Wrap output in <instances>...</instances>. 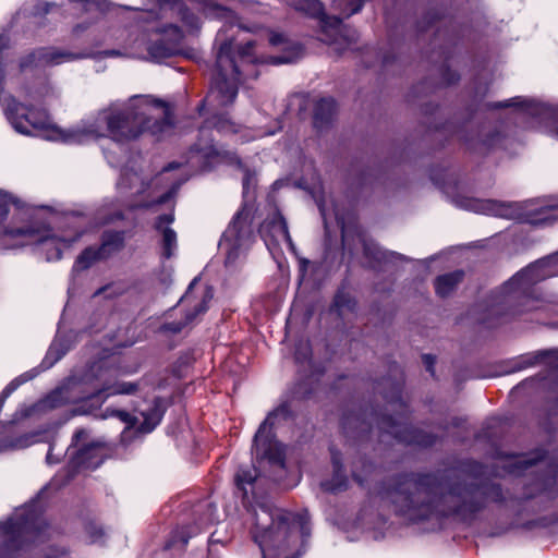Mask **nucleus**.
I'll return each instance as SVG.
<instances>
[{
	"mask_svg": "<svg viewBox=\"0 0 558 558\" xmlns=\"http://www.w3.org/2000/svg\"><path fill=\"white\" fill-rule=\"evenodd\" d=\"M423 362L426 366V369L432 374L434 375V364H435V357L432 356V355H424L423 356Z\"/></svg>",
	"mask_w": 558,
	"mask_h": 558,
	"instance_id": "49530a36",
	"label": "nucleus"
},
{
	"mask_svg": "<svg viewBox=\"0 0 558 558\" xmlns=\"http://www.w3.org/2000/svg\"><path fill=\"white\" fill-rule=\"evenodd\" d=\"M124 241V233L114 231V232H106L102 238V244L100 251L104 255L111 253L112 251L119 250L122 247Z\"/></svg>",
	"mask_w": 558,
	"mask_h": 558,
	"instance_id": "c85d7f7f",
	"label": "nucleus"
},
{
	"mask_svg": "<svg viewBox=\"0 0 558 558\" xmlns=\"http://www.w3.org/2000/svg\"><path fill=\"white\" fill-rule=\"evenodd\" d=\"M96 384L93 391L80 400L89 399L102 403L108 397L114 395H130L135 390V386L130 383H117L112 380L108 371L101 372L96 377Z\"/></svg>",
	"mask_w": 558,
	"mask_h": 558,
	"instance_id": "dca6fc26",
	"label": "nucleus"
},
{
	"mask_svg": "<svg viewBox=\"0 0 558 558\" xmlns=\"http://www.w3.org/2000/svg\"><path fill=\"white\" fill-rule=\"evenodd\" d=\"M353 477L360 483L363 484L362 477L356 473V471H353Z\"/></svg>",
	"mask_w": 558,
	"mask_h": 558,
	"instance_id": "3c124183",
	"label": "nucleus"
},
{
	"mask_svg": "<svg viewBox=\"0 0 558 558\" xmlns=\"http://www.w3.org/2000/svg\"><path fill=\"white\" fill-rule=\"evenodd\" d=\"M4 234L15 240V245H35L37 252L43 255L47 262L60 259L62 251L78 238V235L71 239L58 238L50 229L45 227L10 229L5 230Z\"/></svg>",
	"mask_w": 558,
	"mask_h": 558,
	"instance_id": "1a4fd4ad",
	"label": "nucleus"
},
{
	"mask_svg": "<svg viewBox=\"0 0 558 558\" xmlns=\"http://www.w3.org/2000/svg\"><path fill=\"white\" fill-rule=\"evenodd\" d=\"M68 349L69 348L63 345L60 339L54 340L47 352L45 363H48V365L51 366L65 354Z\"/></svg>",
	"mask_w": 558,
	"mask_h": 558,
	"instance_id": "2f4dec72",
	"label": "nucleus"
},
{
	"mask_svg": "<svg viewBox=\"0 0 558 558\" xmlns=\"http://www.w3.org/2000/svg\"><path fill=\"white\" fill-rule=\"evenodd\" d=\"M269 41L272 46H278L281 44H286L287 39H286L284 35L274 33V34H271Z\"/></svg>",
	"mask_w": 558,
	"mask_h": 558,
	"instance_id": "a18cd8bd",
	"label": "nucleus"
},
{
	"mask_svg": "<svg viewBox=\"0 0 558 558\" xmlns=\"http://www.w3.org/2000/svg\"><path fill=\"white\" fill-rule=\"evenodd\" d=\"M335 3L337 8L341 11L343 17H349L357 13L363 7L362 0H351L349 3L345 4V7H342V2L340 1Z\"/></svg>",
	"mask_w": 558,
	"mask_h": 558,
	"instance_id": "c9c22d12",
	"label": "nucleus"
},
{
	"mask_svg": "<svg viewBox=\"0 0 558 558\" xmlns=\"http://www.w3.org/2000/svg\"><path fill=\"white\" fill-rule=\"evenodd\" d=\"M554 472H555V473H558V464L555 466Z\"/></svg>",
	"mask_w": 558,
	"mask_h": 558,
	"instance_id": "bf43d9fd",
	"label": "nucleus"
},
{
	"mask_svg": "<svg viewBox=\"0 0 558 558\" xmlns=\"http://www.w3.org/2000/svg\"><path fill=\"white\" fill-rule=\"evenodd\" d=\"M102 536V530L97 527H90V542L96 543Z\"/></svg>",
	"mask_w": 558,
	"mask_h": 558,
	"instance_id": "de8ad7c7",
	"label": "nucleus"
},
{
	"mask_svg": "<svg viewBox=\"0 0 558 558\" xmlns=\"http://www.w3.org/2000/svg\"><path fill=\"white\" fill-rule=\"evenodd\" d=\"M332 464L335 469L333 480L323 484L324 489L330 492H339L345 488L347 478L342 471L341 459L337 452L331 453Z\"/></svg>",
	"mask_w": 558,
	"mask_h": 558,
	"instance_id": "a878e982",
	"label": "nucleus"
},
{
	"mask_svg": "<svg viewBox=\"0 0 558 558\" xmlns=\"http://www.w3.org/2000/svg\"><path fill=\"white\" fill-rule=\"evenodd\" d=\"M395 407L401 409V413L397 418L392 416L383 417L380 421V428L386 433L392 435L396 439L407 442L416 444L420 446H428L433 444L429 437L424 436L421 432L414 429L405 421L407 405L398 396L396 401H390Z\"/></svg>",
	"mask_w": 558,
	"mask_h": 558,
	"instance_id": "9b49d317",
	"label": "nucleus"
},
{
	"mask_svg": "<svg viewBox=\"0 0 558 558\" xmlns=\"http://www.w3.org/2000/svg\"><path fill=\"white\" fill-rule=\"evenodd\" d=\"M391 256H398V257H401V255L399 254H396V253H390Z\"/></svg>",
	"mask_w": 558,
	"mask_h": 558,
	"instance_id": "6e6d98bb",
	"label": "nucleus"
},
{
	"mask_svg": "<svg viewBox=\"0 0 558 558\" xmlns=\"http://www.w3.org/2000/svg\"><path fill=\"white\" fill-rule=\"evenodd\" d=\"M213 296H214L213 289L209 287L205 288L201 293L199 301H197L193 305V311L189 312L186 314L183 322L167 323L162 326V329L165 331H169V332H173V333L180 332L181 330H183L184 327L192 324L194 322V319L199 314H203L207 311L208 303L211 301Z\"/></svg>",
	"mask_w": 558,
	"mask_h": 558,
	"instance_id": "aec40b11",
	"label": "nucleus"
},
{
	"mask_svg": "<svg viewBox=\"0 0 558 558\" xmlns=\"http://www.w3.org/2000/svg\"><path fill=\"white\" fill-rule=\"evenodd\" d=\"M208 124H213L220 133L238 132L235 124L223 117L216 118L214 122H207L199 129V138L191 148L190 160L209 161L219 158L220 151L213 144L211 132Z\"/></svg>",
	"mask_w": 558,
	"mask_h": 558,
	"instance_id": "f8f14e48",
	"label": "nucleus"
},
{
	"mask_svg": "<svg viewBox=\"0 0 558 558\" xmlns=\"http://www.w3.org/2000/svg\"><path fill=\"white\" fill-rule=\"evenodd\" d=\"M221 34L219 33L217 36V40H220Z\"/></svg>",
	"mask_w": 558,
	"mask_h": 558,
	"instance_id": "680f3d73",
	"label": "nucleus"
},
{
	"mask_svg": "<svg viewBox=\"0 0 558 558\" xmlns=\"http://www.w3.org/2000/svg\"><path fill=\"white\" fill-rule=\"evenodd\" d=\"M87 436L85 429H77L74 433L73 446L77 447V451L73 462L78 468L96 469L104 461V446L99 441L85 444Z\"/></svg>",
	"mask_w": 558,
	"mask_h": 558,
	"instance_id": "ddd939ff",
	"label": "nucleus"
},
{
	"mask_svg": "<svg viewBox=\"0 0 558 558\" xmlns=\"http://www.w3.org/2000/svg\"><path fill=\"white\" fill-rule=\"evenodd\" d=\"M445 484L435 475H402L393 478L379 492L383 500L392 505L397 514L409 521L428 519L434 513H473L484 507L487 500L500 501L501 488L489 484L465 486L456 484L445 493Z\"/></svg>",
	"mask_w": 558,
	"mask_h": 558,
	"instance_id": "f257e3e1",
	"label": "nucleus"
},
{
	"mask_svg": "<svg viewBox=\"0 0 558 558\" xmlns=\"http://www.w3.org/2000/svg\"><path fill=\"white\" fill-rule=\"evenodd\" d=\"M318 207H319V210H320V214L324 218V221L326 222L327 221V214H326V209H325V206L323 204H318Z\"/></svg>",
	"mask_w": 558,
	"mask_h": 558,
	"instance_id": "8fccbe9b",
	"label": "nucleus"
},
{
	"mask_svg": "<svg viewBox=\"0 0 558 558\" xmlns=\"http://www.w3.org/2000/svg\"><path fill=\"white\" fill-rule=\"evenodd\" d=\"M76 400L77 399H73L69 396V389L66 387H62L48 395L44 400L39 402L38 407L43 410L54 409Z\"/></svg>",
	"mask_w": 558,
	"mask_h": 558,
	"instance_id": "bb28decb",
	"label": "nucleus"
},
{
	"mask_svg": "<svg viewBox=\"0 0 558 558\" xmlns=\"http://www.w3.org/2000/svg\"><path fill=\"white\" fill-rule=\"evenodd\" d=\"M302 54V47L299 44H289L283 54L271 57L269 62L272 64L292 63Z\"/></svg>",
	"mask_w": 558,
	"mask_h": 558,
	"instance_id": "c756f323",
	"label": "nucleus"
},
{
	"mask_svg": "<svg viewBox=\"0 0 558 558\" xmlns=\"http://www.w3.org/2000/svg\"><path fill=\"white\" fill-rule=\"evenodd\" d=\"M48 7H49V4L46 3L45 4V12H48Z\"/></svg>",
	"mask_w": 558,
	"mask_h": 558,
	"instance_id": "4d7b16f0",
	"label": "nucleus"
},
{
	"mask_svg": "<svg viewBox=\"0 0 558 558\" xmlns=\"http://www.w3.org/2000/svg\"><path fill=\"white\" fill-rule=\"evenodd\" d=\"M197 282H198V278L196 277L190 283L185 294L180 299V302L187 303V304L191 303L192 294H193V289H194V287L196 286Z\"/></svg>",
	"mask_w": 558,
	"mask_h": 558,
	"instance_id": "37998d69",
	"label": "nucleus"
},
{
	"mask_svg": "<svg viewBox=\"0 0 558 558\" xmlns=\"http://www.w3.org/2000/svg\"><path fill=\"white\" fill-rule=\"evenodd\" d=\"M356 39V32L347 29L339 17L324 21L322 40L329 45H338L340 50Z\"/></svg>",
	"mask_w": 558,
	"mask_h": 558,
	"instance_id": "a211bd4d",
	"label": "nucleus"
},
{
	"mask_svg": "<svg viewBox=\"0 0 558 558\" xmlns=\"http://www.w3.org/2000/svg\"><path fill=\"white\" fill-rule=\"evenodd\" d=\"M202 5L204 15L208 19H217L233 24L236 21L235 14L226 7H222L214 0H197Z\"/></svg>",
	"mask_w": 558,
	"mask_h": 558,
	"instance_id": "4be33fe9",
	"label": "nucleus"
},
{
	"mask_svg": "<svg viewBox=\"0 0 558 558\" xmlns=\"http://www.w3.org/2000/svg\"><path fill=\"white\" fill-rule=\"evenodd\" d=\"M101 417L102 418L117 417L121 422L126 424L125 428H130V427L134 426V424L136 422L135 417L131 416L128 412L120 411V410H109L108 409V410H106V413Z\"/></svg>",
	"mask_w": 558,
	"mask_h": 558,
	"instance_id": "f704fd0d",
	"label": "nucleus"
},
{
	"mask_svg": "<svg viewBox=\"0 0 558 558\" xmlns=\"http://www.w3.org/2000/svg\"><path fill=\"white\" fill-rule=\"evenodd\" d=\"M252 182L253 175L246 171L243 178V206L235 214L219 242L220 250L226 254L227 267L236 266L242 262L252 243V223L255 213L253 195H250Z\"/></svg>",
	"mask_w": 558,
	"mask_h": 558,
	"instance_id": "423d86ee",
	"label": "nucleus"
},
{
	"mask_svg": "<svg viewBox=\"0 0 558 558\" xmlns=\"http://www.w3.org/2000/svg\"><path fill=\"white\" fill-rule=\"evenodd\" d=\"M364 251L367 256H372L376 260H381L386 258V252H383L380 248L376 246L365 245Z\"/></svg>",
	"mask_w": 558,
	"mask_h": 558,
	"instance_id": "a19ab883",
	"label": "nucleus"
},
{
	"mask_svg": "<svg viewBox=\"0 0 558 558\" xmlns=\"http://www.w3.org/2000/svg\"><path fill=\"white\" fill-rule=\"evenodd\" d=\"M10 197L8 194L0 191V221L7 216L9 208Z\"/></svg>",
	"mask_w": 558,
	"mask_h": 558,
	"instance_id": "79ce46f5",
	"label": "nucleus"
},
{
	"mask_svg": "<svg viewBox=\"0 0 558 558\" xmlns=\"http://www.w3.org/2000/svg\"><path fill=\"white\" fill-rule=\"evenodd\" d=\"M45 558H69L63 549L50 548Z\"/></svg>",
	"mask_w": 558,
	"mask_h": 558,
	"instance_id": "c03bdc74",
	"label": "nucleus"
},
{
	"mask_svg": "<svg viewBox=\"0 0 558 558\" xmlns=\"http://www.w3.org/2000/svg\"><path fill=\"white\" fill-rule=\"evenodd\" d=\"M465 208L531 225H550L558 221V204L556 203L531 201L524 204H511L492 199H471L468 201Z\"/></svg>",
	"mask_w": 558,
	"mask_h": 558,
	"instance_id": "0eeeda50",
	"label": "nucleus"
},
{
	"mask_svg": "<svg viewBox=\"0 0 558 558\" xmlns=\"http://www.w3.org/2000/svg\"><path fill=\"white\" fill-rule=\"evenodd\" d=\"M288 409L282 405L270 412L257 429L253 441V453L257 461H267L270 465L284 468V451L272 435L275 420L287 416Z\"/></svg>",
	"mask_w": 558,
	"mask_h": 558,
	"instance_id": "9d476101",
	"label": "nucleus"
},
{
	"mask_svg": "<svg viewBox=\"0 0 558 558\" xmlns=\"http://www.w3.org/2000/svg\"><path fill=\"white\" fill-rule=\"evenodd\" d=\"M48 530L37 500L15 509L10 518L0 521V558H16L32 544L43 542Z\"/></svg>",
	"mask_w": 558,
	"mask_h": 558,
	"instance_id": "39448f33",
	"label": "nucleus"
},
{
	"mask_svg": "<svg viewBox=\"0 0 558 558\" xmlns=\"http://www.w3.org/2000/svg\"><path fill=\"white\" fill-rule=\"evenodd\" d=\"M163 412L161 401L155 400L151 408L142 412L143 423L138 427L140 432L150 433L160 423Z\"/></svg>",
	"mask_w": 558,
	"mask_h": 558,
	"instance_id": "393cba45",
	"label": "nucleus"
},
{
	"mask_svg": "<svg viewBox=\"0 0 558 558\" xmlns=\"http://www.w3.org/2000/svg\"><path fill=\"white\" fill-rule=\"evenodd\" d=\"M174 220L172 213L158 217L156 221V230L161 234L162 256L170 258L174 255L178 247L177 232L169 227Z\"/></svg>",
	"mask_w": 558,
	"mask_h": 558,
	"instance_id": "6ab92c4d",
	"label": "nucleus"
},
{
	"mask_svg": "<svg viewBox=\"0 0 558 558\" xmlns=\"http://www.w3.org/2000/svg\"><path fill=\"white\" fill-rule=\"evenodd\" d=\"M78 58V56L69 52L62 51L54 48H40L27 57H25L21 61V69L25 70L32 65L35 66H47V65H58L64 62L72 61Z\"/></svg>",
	"mask_w": 558,
	"mask_h": 558,
	"instance_id": "f3484780",
	"label": "nucleus"
},
{
	"mask_svg": "<svg viewBox=\"0 0 558 558\" xmlns=\"http://www.w3.org/2000/svg\"><path fill=\"white\" fill-rule=\"evenodd\" d=\"M254 41L236 46L233 38L221 40L206 101L211 109L227 107L233 104L239 89L241 77L246 69L255 63L264 62L254 51Z\"/></svg>",
	"mask_w": 558,
	"mask_h": 558,
	"instance_id": "20e7f679",
	"label": "nucleus"
},
{
	"mask_svg": "<svg viewBox=\"0 0 558 558\" xmlns=\"http://www.w3.org/2000/svg\"><path fill=\"white\" fill-rule=\"evenodd\" d=\"M116 218L120 219V218H122V215L119 213V214L116 215Z\"/></svg>",
	"mask_w": 558,
	"mask_h": 558,
	"instance_id": "13d9d810",
	"label": "nucleus"
},
{
	"mask_svg": "<svg viewBox=\"0 0 558 558\" xmlns=\"http://www.w3.org/2000/svg\"><path fill=\"white\" fill-rule=\"evenodd\" d=\"M258 480L256 469H240L235 474V484L239 490L242 492V497L245 504H252L255 496V485Z\"/></svg>",
	"mask_w": 558,
	"mask_h": 558,
	"instance_id": "412c9836",
	"label": "nucleus"
},
{
	"mask_svg": "<svg viewBox=\"0 0 558 558\" xmlns=\"http://www.w3.org/2000/svg\"><path fill=\"white\" fill-rule=\"evenodd\" d=\"M151 31L160 32L165 35V40H159L151 44L148 48L149 56L160 61L165 58L171 57L178 52L179 44L183 39V31L173 24H165L161 28H150Z\"/></svg>",
	"mask_w": 558,
	"mask_h": 558,
	"instance_id": "2eb2a0df",
	"label": "nucleus"
},
{
	"mask_svg": "<svg viewBox=\"0 0 558 558\" xmlns=\"http://www.w3.org/2000/svg\"><path fill=\"white\" fill-rule=\"evenodd\" d=\"M122 293V290L117 288L114 284H107L97 291H95L94 296H99L106 294L107 298H113Z\"/></svg>",
	"mask_w": 558,
	"mask_h": 558,
	"instance_id": "e433bc0d",
	"label": "nucleus"
},
{
	"mask_svg": "<svg viewBox=\"0 0 558 558\" xmlns=\"http://www.w3.org/2000/svg\"><path fill=\"white\" fill-rule=\"evenodd\" d=\"M292 5L310 15H319L322 13V4L318 0H291Z\"/></svg>",
	"mask_w": 558,
	"mask_h": 558,
	"instance_id": "7c9ffc66",
	"label": "nucleus"
},
{
	"mask_svg": "<svg viewBox=\"0 0 558 558\" xmlns=\"http://www.w3.org/2000/svg\"><path fill=\"white\" fill-rule=\"evenodd\" d=\"M161 174L148 178L132 169H123L118 182V190L131 197V208H148L167 202L178 186L166 189Z\"/></svg>",
	"mask_w": 558,
	"mask_h": 558,
	"instance_id": "6e6552de",
	"label": "nucleus"
},
{
	"mask_svg": "<svg viewBox=\"0 0 558 558\" xmlns=\"http://www.w3.org/2000/svg\"><path fill=\"white\" fill-rule=\"evenodd\" d=\"M512 107L518 110L520 116L535 120L536 123L544 125L558 137V106L546 105L521 96L490 105L493 109ZM554 276H558V253L541 258L517 272L504 284L489 312L494 315L508 312L520 313L521 311L511 310L513 303L525 299L533 284Z\"/></svg>",
	"mask_w": 558,
	"mask_h": 558,
	"instance_id": "f03ea898",
	"label": "nucleus"
},
{
	"mask_svg": "<svg viewBox=\"0 0 558 558\" xmlns=\"http://www.w3.org/2000/svg\"><path fill=\"white\" fill-rule=\"evenodd\" d=\"M311 355L310 345L307 342H300L295 350V359L299 362L306 361Z\"/></svg>",
	"mask_w": 558,
	"mask_h": 558,
	"instance_id": "4c0bfd02",
	"label": "nucleus"
},
{
	"mask_svg": "<svg viewBox=\"0 0 558 558\" xmlns=\"http://www.w3.org/2000/svg\"><path fill=\"white\" fill-rule=\"evenodd\" d=\"M260 235L271 253L282 243L293 250V242L288 231V226L284 218L275 213L271 217L266 219L259 229Z\"/></svg>",
	"mask_w": 558,
	"mask_h": 558,
	"instance_id": "4468645a",
	"label": "nucleus"
},
{
	"mask_svg": "<svg viewBox=\"0 0 558 558\" xmlns=\"http://www.w3.org/2000/svg\"><path fill=\"white\" fill-rule=\"evenodd\" d=\"M336 113V102L332 98H322L314 111V124L317 129L327 125Z\"/></svg>",
	"mask_w": 558,
	"mask_h": 558,
	"instance_id": "5701e85b",
	"label": "nucleus"
},
{
	"mask_svg": "<svg viewBox=\"0 0 558 558\" xmlns=\"http://www.w3.org/2000/svg\"><path fill=\"white\" fill-rule=\"evenodd\" d=\"M47 461H48L49 463H52V460H51V453H48V454H47Z\"/></svg>",
	"mask_w": 558,
	"mask_h": 558,
	"instance_id": "5fc2aeb1",
	"label": "nucleus"
},
{
	"mask_svg": "<svg viewBox=\"0 0 558 558\" xmlns=\"http://www.w3.org/2000/svg\"><path fill=\"white\" fill-rule=\"evenodd\" d=\"M102 256L104 253L100 251V248L95 250L93 247H87L76 258L73 266V271L78 272L89 268L96 260H98Z\"/></svg>",
	"mask_w": 558,
	"mask_h": 558,
	"instance_id": "cd10ccee",
	"label": "nucleus"
},
{
	"mask_svg": "<svg viewBox=\"0 0 558 558\" xmlns=\"http://www.w3.org/2000/svg\"><path fill=\"white\" fill-rule=\"evenodd\" d=\"M106 54H107V56H118V54H119V52H118V51H116V50H111V51H107V52H106Z\"/></svg>",
	"mask_w": 558,
	"mask_h": 558,
	"instance_id": "603ef678",
	"label": "nucleus"
},
{
	"mask_svg": "<svg viewBox=\"0 0 558 558\" xmlns=\"http://www.w3.org/2000/svg\"><path fill=\"white\" fill-rule=\"evenodd\" d=\"M174 167H177L174 163H170L163 170L169 171V170L173 169Z\"/></svg>",
	"mask_w": 558,
	"mask_h": 558,
	"instance_id": "864d4df0",
	"label": "nucleus"
},
{
	"mask_svg": "<svg viewBox=\"0 0 558 558\" xmlns=\"http://www.w3.org/2000/svg\"><path fill=\"white\" fill-rule=\"evenodd\" d=\"M505 137L499 132L488 133L485 138L481 142V150L493 149L502 145Z\"/></svg>",
	"mask_w": 558,
	"mask_h": 558,
	"instance_id": "72a5a7b5",
	"label": "nucleus"
},
{
	"mask_svg": "<svg viewBox=\"0 0 558 558\" xmlns=\"http://www.w3.org/2000/svg\"><path fill=\"white\" fill-rule=\"evenodd\" d=\"M463 275V271L456 270L453 272L437 277L435 280L436 293L442 298L449 295L459 284V282H461Z\"/></svg>",
	"mask_w": 558,
	"mask_h": 558,
	"instance_id": "b1692460",
	"label": "nucleus"
},
{
	"mask_svg": "<svg viewBox=\"0 0 558 558\" xmlns=\"http://www.w3.org/2000/svg\"><path fill=\"white\" fill-rule=\"evenodd\" d=\"M541 459V456L537 453L535 457L533 458H518L515 459V461L511 464H508V466H515V468H519V469H526L529 465H532L534 463H536V461H538Z\"/></svg>",
	"mask_w": 558,
	"mask_h": 558,
	"instance_id": "58836bf2",
	"label": "nucleus"
},
{
	"mask_svg": "<svg viewBox=\"0 0 558 558\" xmlns=\"http://www.w3.org/2000/svg\"><path fill=\"white\" fill-rule=\"evenodd\" d=\"M333 306L336 307L338 313L342 315L345 310L353 311L355 307V303L351 300V298L348 294L339 292L335 296Z\"/></svg>",
	"mask_w": 558,
	"mask_h": 558,
	"instance_id": "473e14b6",
	"label": "nucleus"
},
{
	"mask_svg": "<svg viewBox=\"0 0 558 558\" xmlns=\"http://www.w3.org/2000/svg\"><path fill=\"white\" fill-rule=\"evenodd\" d=\"M538 356H541V357L553 356L554 360L558 361V351L554 350V351H549V352L539 353L535 357H524L523 365L520 368L533 365Z\"/></svg>",
	"mask_w": 558,
	"mask_h": 558,
	"instance_id": "ea45409f",
	"label": "nucleus"
},
{
	"mask_svg": "<svg viewBox=\"0 0 558 558\" xmlns=\"http://www.w3.org/2000/svg\"><path fill=\"white\" fill-rule=\"evenodd\" d=\"M182 542H183V544H186L187 543V538H185V537L182 538Z\"/></svg>",
	"mask_w": 558,
	"mask_h": 558,
	"instance_id": "052dcab7",
	"label": "nucleus"
},
{
	"mask_svg": "<svg viewBox=\"0 0 558 558\" xmlns=\"http://www.w3.org/2000/svg\"><path fill=\"white\" fill-rule=\"evenodd\" d=\"M274 133H275L274 131L258 130V131L255 132L254 135H252L250 137H244L243 141H251V140H255V138L263 137V136H266V135H271Z\"/></svg>",
	"mask_w": 558,
	"mask_h": 558,
	"instance_id": "09e8293b",
	"label": "nucleus"
},
{
	"mask_svg": "<svg viewBox=\"0 0 558 558\" xmlns=\"http://www.w3.org/2000/svg\"><path fill=\"white\" fill-rule=\"evenodd\" d=\"M252 520L253 538L263 558H279L301 538L310 535L306 512L294 514L268 502H256Z\"/></svg>",
	"mask_w": 558,
	"mask_h": 558,
	"instance_id": "7ed1b4c3",
	"label": "nucleus"
}]
</instances>
